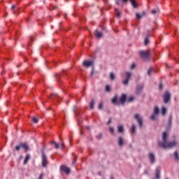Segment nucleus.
Listing matches in <instances>:
<instances>
[{
	"label": "nucleus",
	"instance_id": "20e7f679",
	"mask_svg": "<svg viewBox=\"0 0 179 179\" xmlns=\"http://www.w3.org/2000/svg\"><path fill=\"white\" fill-rule=\"evenodd\" d=\"M134 118L137 120V122L140 128H142V126L143 125V122L142 121V117L139 116V114H136L134 115Z\"/></svg>",
	"mask_w": 179,
	"mask_h": 179
},
{
	"label": "nucleus",
	"instance_id": "bb28decb",
	"mask_svg": "<svg viewBox=\"0 0 179 179\" xmlns=\"http://www.w3.org/2000/svg\"><path fill=\"white\" fill-rule=\"evenodd\" d=\"M166 111H167V110L166 109V108L162 107V110H161L162 115H164V114H166Z\"/></svg>",
	"mask_w": 179,
	"mask_h": 179
},
{
	"label": "nucleus",
	"instance_id": "a18cd8bd",
	"mask_svg": "<svg viewBox=\"0 0 179 179\" xmlns=\"http://www.w3.org/2000/svg\"><path fill=\"white\" fill-rule=\"evenodd\" d=\"M101 136H102L101 134H99L97 136V138H98V139H101Z\"/></svg>",
	"mask_w": 179,
	"mask_h": 179
},
{
	"label": "nucleus",
	"instance_id": "5701e85b",
	"mask_svg": "<svg viewBox=\"0 0 179 179\" xmlns=\"http://www.w3.org/2000/svg\"><path fill=\"white\" fill-rule=\"evenodd\" d=\"M118 132L119 134H122V132H124V127L122 126L118 127Z\"/></svg>",
	"mask_w": 179,
	"mask_h": 179
},
{
	"label": "nucleus",
	"instance_id": "f03ea898",
	"mask_svg": "<svg viewBox=\"0 0 179 179\" xmlns=\"http://www.w3.org/2000/svg\"><path fill=\"white\" fill-rule=\"evenodd\" d=\"M140 57L143 59H149V56L150 55V50H141L139 52Z\"/></svg>",
	"mask_w": 179,
	"mask_h": 179
},
{
	"label": "nucleus",
	"instance_id": "5fc2aeb1",
	"mask_svg": "<svg viewBox=\"0 0 179 179\" xmlns=\"http://www.w3.org/2000/svg\"><path fill=\"white\" fill-rule=\"evenodd\" d=\"M93 76V71H92V74H91V76Z\"/></svg>",
	"mask_w": 179,
	"mask_h": 179
},
{
	"label": "nucleus",
	"instance_id": "4d7b16f0",
	"mask_svg": "<svg viewBox=\"0 0 179 179\" xmlns=\"http://www.w3.org/2000/svg\"><path fill=\"white\" fill-rule=\"evenodd\" d=\"M22 157H20L21 159H22Z\"/></svg>",
	"mask_w": 179,
	"mask_h": 179
},
{
	"label": "nucleus",
	"instance_id": "f3484780",
	"mask_svg": "<svg viewBox=\"0 0 179 179\" xmlns=\"http://www.w3.org/2000/svg\"><path fill=\"white\" fill-rule=\"evenodd\" d=\"M29 160H30V155L27 154L25 157L23 164H27V162H29Z\"/></svg>",
	"mask_w": 179,
	"mask_h": 179
},
{
	"label": "nucleus",
	"instance_id": "72a5a7b5",
	"mask_svg": "<svg viewBox=\"0 0 179 179\" xmlns=\"http://www.w3.org/2000/svg\"><path fill=\"white\" fill-rule=\"evenodd\" d=\"M112 103L113 104H115L117 103V96H115L113 99H112Z\"/></svg>",
	"mask_w": 179,
	"mask_h": 179
},
{
	"label": "nucleus",
	"instance_id": "79ce46f5",
	"mask_svg": "<svg viewBox=\"0 0 179 179\" xmlns=\"http://www.w3.org/2000/svg\"><path fill=\"white\" fill-rule=\"evenodd\" d=\"M109 130H110V132L111 134H114V128L110 127V128H109Z\"/></svg>",
	"mask_w": 179,
	"mask_h": 179
},
{
	"label": "nucleus",
	"instance_id": "c85d7f7f",
	"mask_svg": "<svg viewBox=\"0 0 179 179\" xmlns=\"http://www.w3.org/2000/svg\"><path fill=\"white\" fill-rule=\"evenodd\" d=\"M105 90L106 92H110L111 89L110 88L109 85H106Z\"/></svg>",
	"mask_w": 179,
	"mask_h": 179
},
{
	"label": "nucleus",
	"instance_id": "1a4fd4ad",
	"mask_svg": "<svg viewBox=\"0 0 179 179\" xmlns=\"http://www.w3.org/2000/svg\"><path fill=\"white\" fill-rule=\"evenodd\" d=\"M125 101H127V95L124 94H122L120 99V104L124 105L125 103Z\"/></svg>",
	"mask_w": 179,
	"mask_h": 179
},
{
	"label": "nucleus",
	"instance_id": "49530a36",
	"mask_svg": "<svg viewBox=\"0 0 179 179\" xmlns=\"http://www.w3.org/2000/svg\"><path fill=\"white\" fill-rule=\"evenodd\" d=\"M159 89H163V85L162 84H159Z\"/></svg>",
	"mask_w": 179,
	"mask_h": 179
},
{
	"label": "nucleus",
	"instance_id": "6e6d98bb",
	"mask_svg": "<svg viewBox=\"0 0 179 179\" xmlns=\"http://www.w3.org/2000/svg\"><path fill=\"white\" fill-rule=\"evenodd\" d=\"M64 17H66V14H64Z\"/></svg>",
	"mask_w": 179,
	"mask_h": 179
},
{
	"label": "nucleus",
	"instance_id": "8fccbe9b",
	"mask_svg": "<svg viewBox=\"0 0 179 179\" xmlns=\"http://www.w3.org/2000/svg\"><path fill=\"white\" fill-rule=\"evenodd\" d=\"M15 5H13L11 7V9H15Z\"/></svg>",
	"mask_w": 179,
	"mask_h": 179
},
{
	"label": "nucleus",
	"instance_id": "0eeeda50",
	"mask_svg": "<svg viewBox=\"0 0 179 179\" xmlns=\"http://www.w3.org/2000/svg\"><path fill=\"white\" fill-rule=\"evenodd\" d=\"M60 170L61 171H64L66 174H69V173H71V169L66 167L65 165H62L60 166Z\"/></svg>",
	"mask_w": 179,
	"mask_h": 179
},
{
	"label": "nucleus",
	"instance_id": "9d476101",
	"mask_svg": "<svg viewBox=\"0 0 179 179\" xmlns=\"http://www.w3.org/2000/svg\"><path fill=\"white\" fill-rule=\"evenodd\" d=\"M92 65H93V62H92V61L85 60L83 62V66H87V68H89V66H92Z\"/></svg>",
	"mask_w": 179,
	"mask_h": 179
},
{
	"label": "nucleus",
	"instance_id": "dca6fc26",
	"mask_svg": "<svg viewBox=\"0 0 179 179\" xmlns=\"http://www.w3.org/2000/svg\"><path fill=\"white\" fill-rule=\"evenodd\" d=\"M160 178V169L158 167L155 171V179Z\"/></svg>",
	"mask_w": 179,
	"mask_h": 179
},
{
	"label": "nucleus",
	"instance_id": "f704fd0d",
	"mask_svg": "<svg viewBox=\"0 0 179 179\" xmlns=\"http://www.w3.org/2000/svg\"><path fill=\"white\" fill-rule=\"evenodd\" d=\"M148 43H149V39H148V38H145L144 40L145 45H148Z\"/></svg>",
	"mask_w": 179,
	"mask_h": 179
},
{
	"label": "nucleus",
	"instance_id": "37998d69",
	"mask_svg": "<svg viewBox=\"0 0 179 179\" xmlns=\"http://www.w3.org/2000/svg\"><path fill=\"white\" fill-rule=\"evenodd\" d=\"M43 177H44V173H41L38 179H43Z\"/></svg>",
	"mask_w": 179,
	"mask_h": 179
},
{
	"label": "nucleus",
	"instance_id": "f8f14e48",
	"mask_svg": "<svg viewBox=\"0 0 179 179\" xmlns=\"http://www.w3.org/2000/svg\"><path fill=\"white\" fill-rule=\"evenodd\" d=\"M94 34L96 38H101V37H103V33L99 31L98 30H95Z\"/></svg>",
	"mask_w": 179,
	"mask_h": 179
},
{
	"label": "nucleus",
	"instance_id": "3c124183",
	"mask_svg": "<svg viewBox=\"0 0 179 179\" xmlns=\"http://www.w3.org/2000/svg\"><path fill=\"white\" fill-rule=\"evenodd\" d=\"M110 179H114V176H110Z\"/></svg>",
	"mask_w": 179,
	"mask_h": 179
},
{
	"label": "nucleus",
	"instance_id": "9b49d317",
	"mask_svg": "<svg viewBox=\"0 0 179 179\" xmlns=\"http://www.w3.org/2000/svg\"><path fill=\"white\" fill-rule=\"evenodd\" d=\"M143 90V86L142 85H139L136 87V94H141Z\"/></svg>",
	"mask_w": 179,
	"mask_h": 179
},
{
	"label": "nucleus",
	"instance_id": "7ed1b4c3",
	"mask_svg": "<svg viewBox=\"0 0 179 179\" xmlns=\"http://www.w3.org/2000/svg\"><path fill=\"white\" fill-rule=\"evenodd\" d=\"M42 153V167H47V164H48V159L47 158V155H45V152H44V150L41 151Z\"/></svg>",
	"mask_w": 179,
	"mask_h": 179
},
{
	"label": "nucleus",
	"instance_id": "4468645a",
	"mask_svg": "<svg viewBox=\"0 0 179 179\" xmlns=\"http://www.w3.org/2000/svg\"><path fill=\"white\" fill-rule=\"evenodd\" d=\"M21 148L24 149L25 152H27L29 150V145L26 143H21Z\"/></svg>",
	"mask_w": 179,
	"mask_h": 179
},
{
	"label": "nucleus",
	"instance_id": "c9c22d12",
	"mask_svg": "<svg viewBox=\"0 0 179 179\" xmlns=\"http://www.w3.org/2000/svg\"><path fill=\"white\" fill-rule=\"evenodd\" d=\"M152 71H153V68H150V69L148 70L147 73H148V76H150V73H151Z\"/></svg>",
	"mask_w": 179,
	"mask_h": 179
},
{
	"label": "nucleus",
	"instance_id": "f257e3e1",
	"mask_svg": "<svg viewBox=\"0 0 179 179\" xmlns=\"http://www.w3.org/2000/svg\"><path fill=\"white\" fill-rule=\"evenodd\" d=\"M159 146L162 148V149H171L177 146V142L176 141L167 142V132L164 131L162 134V141L159 142Z\"/></svg>",
	"mask_w": 179,
	"mask_h": 179
},
{
	"label": "nucleus",
	"instance_id": "603ef678",
	"mask_svg": "<svg viewBox=\"0 0 179 179\" xmlns=\"http://www.w3.org/2000/svg\"><path fill=\"white\" fill-rule=\"evenodd\" d=\"M75 162H76V156L74 158V163H75Z\"/></svg>",
	"mask_w": 179,
	"mask_h": 179
},
{
	"label": "nucleus",
	"instance_id": "a19ab883",
	"mask_svg": "<svg viewBox=\"0 0 179 179\" xmlns=\"http://www.w3.org/2000/svg\"><path fill=\"white\" fill-rule=\"evenodd\" d=\"M32 121H34L35 122V124H37V122H38V120L36 117H33Z\"/></svg>",
	"mask_w": 179,
	"mask_h": 179
},
{
	"label": "nucleus",
	"instance_id": "de8ad7c7",
	"mask_svg": "<svg viewBox=\"0 0 179 179\" xmlns=\"http://www.w3.org/2000/svg\"><path fill=\"white\" fill-rule=\"evenodd\" d=\"M122 2L123 3H127V2H128V0H122Z\"/></svg>",
	"mask_w": 179,
	"mask_h": 179
},
{
	"label": "nucleus",
	"instance_id": "4c0bfd02",
	"mask_svg": "<svg viewBox=\"0 0 179 179\" xmlns=\"http://www.w3.org/2000/svg\"><path fill=\"white\" fill-rule=\"evenodd\" d=\"M98 108H99V110H101V108H103V102L99 103Z\"/></svg>",
	"mask_w": 179,
	"mask_h": 179
},
{
	"label": "nucleus",
	"instance_id": "2eb2a0df",
	"mask_svg": "<svg viewBox=\"0 0 179 179\" xmlns=\"http://www.w3.org/2000/svg\"><path fill=\"white\" fill-rule=\"evenodd\" d=\"M115 11L116 17H117V19H120L121 15H122V13L117 8H115Z\"/></svg>",
	"mask_w": 179,
	"mask_h": 179
},
{
	"label": "nucleus",
	"instance_id": "7c9ffc66",
	"mask_svg": "<svg viewBox=\"0 0 179 179\" xmlns=\"http://www.w3.org/2000/svg\"><path fill=\"white\" fill-rule=\"evenodd\" d=\"M110 79L111 80H114V79H115L114 73H110Z\"/></svg>",
	"mask_w": 179,
	"mask_h": 179
},
{
	"label": "nucleus",
	"instance_id": "58836bf2",
	"mask_svg": "<svg viewBox=\"0 0 179 179\" xmlns=\"http://www.w3.org/2000/svg\"><path fill=\"white\" fill-rule=\"evenodd\" d=\"M168 125H169V127H171V117H170L168 120Z\"/></svg>",
	"mask_w": 179,
	"mask_h": 179
},
{
	"label": "nucleus",
	"instance_id": "a211bd4d",
	"mask_svg": "<svg viewBox=\"0 0 179 179\" xmlns=\"http://www.w3.org/2000/svg\"><path fill=\"white\" fill-rule=\"evenodd\" d=\"M51 99H54L55 100H58L59 99V96L57 94H52L50 95Z\"/></svg>",
	"mask_w": 179,
	"mask_h": 179
},
{
	"label": "nucleus",
	"instance_id": "e433bc0d",
	"mask_svg": "<svg viewBox=\"0 0 179 179\" xmlns=\"http://www.w3.org/2000/svg\"><path fill=\"white\" fill-rule=\"evenodd\" d=\"M117 5H122V0H117L116 1Z\"/></svg>",
	"mask_w": 179,
	"mask_h": 179
},
{
	"label": "nucleus",
	"instance_id": "09e8293b",
	"mask_svg": "<svg viewBox=\"0 0 179 179\" xmlns=\"http://www.w3.org/2000/svg\"><path fill=\"white\" fill-rule=\"evenodd\" d=\"M62 148H65V143H62Z\"/></svg>",
	"mask_w": 179,
	"mask_h": 179
},
{
	"label": "nucleus",
	"instance_id": "864d4df0",
	"mask_svg": "<svg viewBox=\"0 0 179 179\" xmlns=\"http://www.w3.org/2000/svg\"><path fill=\"white\" fill-rule=\"evenodd\" d=\"M87 129H90V127H87Z\"/></svg>",
	"mask_w": 179,
	"mask_h": 179
},
{
	"label": "nucleus",
	"instance_id": "2f4dec72",
	"mask_svg": "<svg viewBox=\"0 0 179 179\" xmlns=\"http://www.w3.org/2000/svg\"><path fill=\"white\" fill-rule=\"evenodd\" d=\"M150 118V120H152L153 121V120H155V118H156V115L155 113L151 115Z\"/></svg>",
	"mask_w": 179,
	"mask_h": 179
},
{
	"label": "nucleus",
	"instance_id": "6ab92c4d",
	"mask_svg": "<svg viewBox=\"0 0 179 179\" xmlns=\"http://www.w3.org/2000/svg\"><path fill=\"white\" fill-rule=\"evenodd\" d=\"M90 108H91V110H93V108H94V100L93 99L90 102Z\"/></svg>",
	"mask_w": 179,
	"mask_h": 179
},
{
	"label": "nucleus",
	"instance_id": "393cba45",
	"mask_svg": "<svg viewBox=\"0 0 179 179\" xmlns=\"http://www.w3.org/2000/svg\"><path fill=\"white\" fill-rule=\"evenodd\" d=\"M154 114L155 115H157V114H159V108L157 106H155L154 108Z\"/></svg>",
	"mask_w": 179,
	"mask_h": 179
},
{
	"label": "nucleus",
	"instance_id": "a878e982",
	"mask_svg": "<svg viewBox=\"0 0 179 179\" xmlns=\"http://www.w3.org/2000/svg\"><path fill=\"white\" fill-rule=\"evenodd\" d=\"M174 157H175V159L176 160V162H178L179 160V157H178V152H177V151H176L174 152Z\"/></svg>",
	"mask_w": 179,
	"mask_h": 179
},
{
	"label": "nucleus",
	"instance_id": "c756f323",
	"mask_svg": "<svg viewBox=\"0 0 179 179\" xmlns=\"http://www.w3.org/2000/svg\"><path fill=\"white\" fill-rule=\"evenodd\" d=\"M52 143H53V145H54L55 149H58L59 145H58V143H57V142L52 141Z\"/></svg>",
	"mask_w": 179,
	"mask_h": 179
},
{
	"label": "nucleus",
	"instance_id": "b1692460",
	"mask_svg": "<svg viewBox=\"0 0 179 179\" xmlns=\"http://www.w3.org/2000/svg\"><path fill=\"white\" fill-rule=\"evenodd\" d=\"M136 129V126L135 124H133L131 128V134H135V130Z\"/></svg>",
	"mask_w": 179,
	"mask_h": 179
},
{
	"label": "nucleus",
	"instance_id": "aec40b11",
	"mask_svg": "<svg viewBox=\"0 0 179 179\" xmlns=\"http://www.w3.org/2000/svg\"><path fill=\"white\" fill-rule=\"evenodd\" d=\"M118 145L119 146H122V145H124V140L122 139V137H119Z\"/></svg>",
	"mask_w": 179,
	"mask_h": 179
},
{
	"label": "nucleus",
	"instance_id": "412c9836",
	"mask_svg": "<svg viewBox=\"0 0 179 179\" xmlns=\"http://www.w3.org/2000/svg\"><path fill=\"white\" fill-rule=\"evenodd\" d=\"M131 3L133 6V8H138V3L135 1V0H130Z\"/></svg>",
	"mask_w": 179,
	"mask_h": 179
},
{
	"label": "nucleus",
	"instance_id": "cd10ccee",
	"mask_svg": "<svg viewBox=\"0 0 179 179\" xmlns=\"http://www.w3.org/2000/svg\"><path fill=\"white\" fill-rule=\"evenodd\" d=\"M134 96H130L127 99V103H131V101H134Z\"/></svg>",
	"mask_w": 179,
	"mask_h": 179
},
{
	"label": "nucleus",
	"instance_id": "c03bdc74",
	"mask_svg": "<svg viewBox=\"0 0 179 179\" xmlns=\"http://www.w3.org/2000/svg\"><path fill=\"white\" fill-rule=\"evenodd\" d=\"M113 119L111 118V117H110L109 118V120H108V122H107V125H110V124H111V120H112Z\"/></svg>",
	"mask_w": 179,
	"mask_h": 179
},
{
	"label": "nucleus",
	"instance_id": "ddd939ff",
	"mask_svg": "<svg viewBox=\"0 0 179 179\" xmlns=\"http://www.w3.org/2000/svg\"><path fill=\"white\" fill-rule=\"evenodd\" d=\"M145 15H146V13L145 11H142L141 14L136 13V19H138V20L142 19V17H143V16H145Z\"/></svg>",
	"mask_w": 179,
	"mask_h": 179
},
{
	"label": "nucleus",
	"instance_id": "13d9d810",
	"mask_svg": "<svg viewBox=\"0 0 179 179\" xmlns=\"http://www.w3.org/2000/svg\"><path fill=\"white\" fill-rule=\"evenodd\" d=\"M145 173L146 174V171H145Z\"/></svg>",
	"mask_w": 179,
	"mask_h": 179
},
{
	"label": "nucleus",
	"instance_id": "39448f33",
	"mask_svg": "<svg viewBox=\"0 0 179 179\" xmlns=\"http://www.w3.org/2000/svg\"><path fill=\"white\" fill-rule=\"evenodd\" d=\"M124 75L126 76V79L124 80H123V84H124L125 85H128L129 82V79H131V73L129 72H126L124 73Z\"/></svg>",
	"mask_w": 179,
	"mask_h": 179
},
{
	"label": "nucleus",
	"instance_id": "473e14b6",
	"mask_svg": "<svg viewBox=\"0 0 179 179\" xmlns=\"http://www.w3.org/2000/svg\"><path fill=\"white\" fill-rule=\"evenodd\" d=\"M157 12H159V10H151L152 15H156V13H157Z\"/></svg>",
	"mask_w": 179,
	"mask_h": 179
},
{
	"label": "nucleus",
	"instance_id": "ea45409f",
	"mask_svg": "<svg viewBox=\"0 0 179 179\" xmlns=\"http://www.w3.org/2000/svg\"><path fill=\"white\" fill-rule=\"evenodd\" d=\"M135 66H136L135 63L131 64L130 66V69H134Z\"/></svg>",
	"mask_w": 179,
	"mask_h": 179
},
{
	"label": "nucleus",
	"instance_id": "423d86ee",
	"mask_svg": "<svg viewBox=\"0 0 179 179\" xmlns=\"http://www.w3.org/2000/svg\"><path fill=\"white\" fill-rule=\"evenodd\" d=\"M164 102L167 104L169 101H170V93L169 92H166L165 94H164Z\"/></svg>",
	"mask_w": 179,
	"mask_h": 179
},
{
	"label": "nucleus",
	"instance_id": "4be33fe9",
	"mask_svg": "<svg viewBox=\"0 0 179 179\" xmlns=\"http://www.w3.org/2000/svg\"><path fill=\"white\" fill-rule=\"evenodd\" d=\"M20 149H22V143H20L19 145H15V150H17V152H19Z\"/></svg>",
	"mask_w": 179,
	"mask_h": 179
},
{
	"label": "nucleus",
	"instance_id": "6e6552de",
	"mask_svg": "<svg viewBox=\"0 0 179 179\" xmlns=\"http://www.w3.org/2000/svg\"><path fill=\"white\" fill-rule=\"evenodd\" d=\"M148 157H149L152 164H153V163H155V162H156V157H155V155L152 152L149 153Z\"/></svg>",
	"mask_w": 179,
	"mask_h": 179
}]
</instances>
